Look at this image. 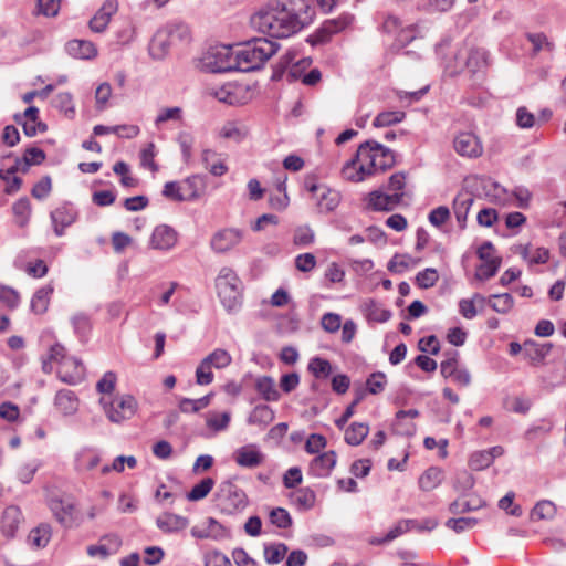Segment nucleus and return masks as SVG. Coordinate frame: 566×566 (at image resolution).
<instances>
[{"label":"nucleus","instance_id":"nucleus-1","mask_svg":"<svg viewBox=\"0 0 566 566\" xmlns=\"http://www.w3.org/2000/svg\"><path fill=\"white\" fill-rule=\"evenodd\" d=\"M312 0H269L251 17L252 25L275 39L290 38L313 23Z\"/></svg>","mask_w":566,"mask_h":566},{"label":"nucleus","instance_id":"nucleus-2","mask_svg":"<svg viewBox=\"0 0 566 566\" xmlns=\"http://www.w3.org/2000/svg\"><path fill=\"white\" fill-rule=\"evenodd\" d=\"M279 44L266 38H255L234 51L235 71L251 72L261 69L276 53Z\"/></svg>","mask_w":566,"mask_h":566},{"label":"nucleus","instance_id":"nucleus-3","mask_svg":"<svg viewBox=\"0 0 566 566\" xmlns=\"http://www.w3.org/2000/svg\"><path fill=\"white\" fill-rule=\"evenodd\" d=\"M45 503L63 528H77L83 524L84 516L80 513L72 495L49 491L45 495Z\"/></svg>","mask_w":566,"mask_h":566},{"label":"nucleus","instance_id":"nucleus-4","mask_svg":"<svg viewBox=\"0 0 566 566\" xmlns=\"http://www.w3.org/2000/svg\"><path fill=\"white\" fill-rule=\"evenodd\" d=\"M218 297L228 313H235L242 305V282L228 266L222 268L216 277Z\"/></svg>","mask_w":566,"mask_h":566},{"label":"nucleus","instance_id":"nucleus-5","mask_svg":"<svg viewBox=\"0 0 566 566\" xmlns=\"http://www.w3.org/2000/svg\"><path fill=\"white\" fill-rule=\"evenodd\" d=\"M358 160L365 163L367 172L374 175L391 168L395 163V154L376 140H367L357 149Z\"/></svg>","mask_w":566,"mask_h":566},{"label":"nucleus","instance_id":"nucleus-6","mask_svg":"<svg viewBox=\"0 0 566 566\" xmlns=\"http://www.w3.org/2000/svg\"><path fill=\"white\" fill-rule=\"evenodd\" d=\"M201 69L210 73L235 71L234 51L230 45L209 48L200 59Z\"/></svg>","mask_w":566,"mask_h":566},{"label":"nucleus","instance_id":"nucleus-7","mask_svg":"<svg viewBox=\"0 0 566 566\" xmlns=\"http://www.w3.org/2000/svg\"><path fill=\"white\" fill-rule=\"evenodd\" d=\"M232 356L223 348H216L207 355L196 369V382L200 386L209 385L213 381L214 375L212 368L223 369L230 366Z\"/></svg>","mask_w":566,"mask_h":566},{"label":"nucleus","instance_id":"nucleus-8","mask_svg":"<svg viewBox=\"0 0 566 566\" xmlns=\"http://www.w3.org/2000/svg\"><path fill=\"white\" fill-rule=\"evenodd\" d=\"M101 403L108 419L115 423L130 419L137 409V402L130 395L118 396L112 400L103 397L101 398Z\"/></svg>","mask_w":566,"mask_h":566},{"label":"nucleus","instance_id":"nucleus-9","mask_svg":"<svg viewBox=\"0 0 566 566\" xmlns=\"http://www.w3.org/2000/svg\"><path fill=\"white\" fill-rule=\"evenodd\" d=\"M352 15L342 14L338 18L327 19L322 25L308 36V42L312 45L324 44L331 40V38L346 29L352 23Z\"/></svg>","mask_w":566,"mask_h":566},{"label":"nucleus","instance_id":"nucleus-10","mask_svg":"<svg viewBox=\"0 0 566 566\" xmlns=\"http://www.w3.org/2000/svg\"><path fill=\"white\" fill-rule=\"evenodd\" d=\"M448 357L440 364V373L444 378H450L459 386L467 387L471 382V375L469 370L460 366L457 350H451L446 354Z\"/></svg>","mask_w":566,"mask_h":566},{"label":"nucleus","instance_id":"nucleus-11","mask_svg":"<svg viewBox=\"0 0 566 566\" xmlns=\"http://www.w3.org/2000/svg\"><path fill=\"white\" fill-rule=\"evenodd\" d=\"M45 159V153L39 147L27 148L21 158H17L12 167L7 170L0 169V178L7 179L10 175L21 171L25 174L33 165H40Z\"/></svg>","mask_w":566,"mask_h":566},{"label":"nucleus","instance_id":"nucleus-12","mask_svg":"<svg viewBox=\"0 0 566 566\" xmlns=\"http://www.w3.org/2000/svg\"><path fill=\"white\" fill-rule=\"evenodd\" d=\"M455 59L458 63L454 69L447 66L450 75L460 73L464 66L469 69L470 72L476 73L486 65V52L483 49H474L471 50L468 54L455 55Z\"/></svg>","mask_w":566,"mask_h":566},{"label":"nucleus","instance_id":"nucleus-13","mask_svg":"<svg viewBox=\"0 0 566 566\" xmlns=\"http://www.w3.org/2000/svg\"><path fill=\"white\" fill-rule=\"evenodd\" d=\"M403 192L386 193L381 189L368 193L367 207L374 211H391L402 201Z\"/></svg>","mask_w":566,"mask_h":566},{"label":"nucleus","instance_id":"nucleus-14","mask_svg":"<svg viewBox=\"0 0 566 566\" xmlns=\"http://www.w3.org/2000/svg\"><path fill=\"white\" fill-rule=\"evenodd\" d=\"M22 522L21 510L15 505H10L3 510L0 516V533L7 539H12L15 537Z\"/></svg>","mask_w":566,"mask_h":566},{"label":"nucleus","instance_id":"nucleus-15","mask_svg":"<svg viewBox=\"0 0 566 566\" xmlns=\"http://www.w3.org/2000/svg\"><path fill=\"white\" fill-rule=\"evenodd\" d=\"M241 240V231L237 229H222L212 235L210 247L216 253H226L238 245Z\"/></svg>","mask_w":566,"mask_h":566},{"label":"nucleus","instance_id":"nucleus-16","mask_svg":"<svg viewBox=\"0 0 566 566\" xmlns=\"http://www.w3.org/2000/svg\"><path fill=\"white\" fill-rule=\"evenodd\" d=\"M553 349L552 343H537L534 339H526L523 343V354L532 366H542Z\"/></svg>","mask_w":566,"mask_h":566},{"label":"nucleus","instance_id":"nucleus-17","mask_svg":"<svg viewBox=\"0 0 566 566\" xmlns=\"http://www.w3.org/2000/svg\"><path fill=\"white\" fill-rule=\"evenodd\" d=\"M453 145L455 151L464 157H478L482 154V146L479 138L469 132L457 135Z\"/></svg>","mask_w":566,"mask_h":566},{"label":"nucleus","instance_id":"nucleus-18","mask_svg":"<svg viewBox=\"0 0 566 566\" xmlns=\"http://www.w3.org/2000/svg\"><path fill=\"white\" fill-rule=\"evenodd\" d=\"M117 0H106L94 14V17L90 20V29L96 33L104 32L111 21V18L117 12Z\"/></svg>","mask_w":566,"mask_h":566},{"label":"nucleus","instance_id":"nucleus-19","mask_svg":"<svg viewBox=\"0 0 566 566\" xmlns=\"http://www.w3.org/2000/svg\"><path fill=\"white\" fill-rule=\"evenodd\" d=\"M177 232L167 224L157 226L150 238V247L156 250H170L177 243Z\"/></svg>","mask_w":566,"mask_h":566},{"label":"nucleus","instance_id":"nucleus-20","mask_svg":"<svg viewBox=\"0 0 566 566\" xmlns=\"http://www.w3.org/2000/svg\"><path fill=\"white\" fill-rule=\"evenodd\" d=\"M51 221L54 228V233L57 237L64 234L65 228L73 224L77 218V212L70 205H63L51 212Z\"/></svg>","mask_w":566,"mask_h":566},{"label":"nucleus","instance_id":"nucleus-21","mask_svg":"<svg viewBox=\"0 0 566 566\" xmlns=\"http://www.w3.org/2000/svg\"><path fill=\"white\" fill-rule=\"evenodd\" d=\"M191 535L198 539L211 538L214 541L226 537L224 527L213 517H208L202 525L191 528Z\"/></svg>","mask_w":566,"mask_h":566},{"label":"nucleus","instance_id":"nucleus-22","mask_svg":"<svg viewBox=\"0 0 566 566\" xmlns=\"http://www.w3.org/2000/svg\"><path fill=\"white\" fill-rule=\"evenodd\" d=\"M360 311L368 323H385L391 317V312L374 298L365 300L360 304Z\"/></svg>","mask_w":566,"mask_h":566},{"label":"nucleus","instance_id":"nucleus-23","mask_svg":"<svg viewBox=\"0 0 566 566\" xmlns=\"http://www.w3.org/2000/svg\"><path fill=\"white\" fill-rule=\"evenodd\" d=\"M494 298L495 295H491L486 300L480 294H474L471 300L463 298L459 302V312L463 317L472 319L476 315L478 308L482 310L485 302H488L490 306L495 310V303L493 302Z\"/></svg>","mask_w":566,"mask_h":566},{"label":"nucleus","instance_id":"nucleus-24","mask_svg":"<svg viewBox=\"0 0 566 566\" xmlns=\"http://www.w3.org/2000/svg\"><path fill=\"white\" fill-rule=\"evenodd\" d=\"M316 200L319 212L328 213L334 211L340 202V193L326 185L313 197Z\"/></svg>","mask_w":566,"mask_h":566},{"label":"nucleus","instance_id":"nucleus-25","mask_svg":"<svg viewBox=\"0 0 566 566\" xmlns=\"http://www.w3.org/2000/svg\"><path fill=\"white\" fill-rule=\"evenodd\" d=\"M172 43L169 33H167L166 29L163 27L157 30L149 43V54L153 59L161 60L168 53Z\"/></svg>","mask_w":566,"mask_h":566},{"label":"nucleus","instance_id":"nucleus-26","mask_svg":"<svg viewBox=\"0 0 566 566\" xmlns=\"http://www.w3.org/2000/svg\"><path fill=\"white\" fill-rule=\"evenodd\" d=\"M189 524L187 517L174 513H164L156 520L157 527L164 533H177Z\"/></svg>","mask_w":566,"mask_h":566},{"label":"nucleus","instance_id":"nucleus-27","mask_svg":"<svg viewBox=\"0 0 566 566\" xmlns=\"http://www.w3.org/2000/svg\"><path fill=\"white\" fill-rule=\"evenodd\" d=\"M53 292L54 286L52 284H46L38 289L32 295L30 302L31 312L35 315H43L44 313H46Z\"/></svg>","mask_w":566,"mask_h":566},{"label":"nucleus","instance_id":"nucleus-28","mask_svg":"<svg viewBox=\"0 0 566 566\" xmlns=\"http://www.w3.org/2000/svg\"><path fill=\"white\" fill-rule=\"evenodd\" d=\"M518 253L528 265L545 264L549 260V251L544 247L535 248L532 244L520 245Z\"/></svg>","mask_w":566,"mask_h":566},{"label":"nucleus","instance_id":"nucleus-29","mask_svg":"<svg viewBox=\"0 0 566 566\" xmlns=\"http://www.w3.org/2000/svg\"><path fill=\"white\" fill-rule=\"evenodd\" d=\"M67 53L75 59L90 60L96 56L97 49L91 41L72 40L66 43Z\"/></svg>","mask_w":566,"mask_h":566},{"label":"nucleus","instance_id":"nucleus-30","mask_svg":"<svg viewBox=\"0 0 566 566\" xmlns=\"http://www.w3.org/2000/svg\"><path fill=\"white\" fill-rule=\"evenodd\" d=\"M55 406L65 416L73 415L78 407L75 394L69 389L59 390L55 395Z\"/></svg>","mask_w":566,"mask_h":566},{"label":"nucleus","instance_id":"nucleus-31","mask_svg":"<svg viewBox=\"0 0 566 566\" xmlns=\"http://www.w3.org/2000/svg\"><path fill=\"white\" fill-rule=\"evenodd\" d=\"M201 160L205 168L216 177L223 176L228 171V167L220 159V155L212 149H203L201 154Z\"/></svg>","mask_w":566,"mask_h":566},{"label":"nucleus","instance_id":"nucleus-32","mask_svg":"<svg viewBox=\"0 0 566 566\" xmlns=\"http://www.w3.org/2000/svg\"><path fill=\"white\" fill-rule=\"evenodd\" d=\"M182 191L184 196L180 198H184V201H191L200 197L205 189V180L203 177L199 175H193L188 178H186L182 182Z\"/></svg>","mask_w":566,"mask_h":566},{"label":"nucleus","instance_id":"nucleus-33","mask_svg":"<svg viewBox=\"0 0 566 566\" xmlns=\"http://www.w3.org/2000/svg\"><path fill=\"white\" fill-rule=\"evenodd\" d=\"M51 536V525L48 523H41L30 531L28 535V542L33 548H43L49 544Z\"/></svg>","mask_w":566,"mask_h":566},{"label":"nucleus","instance_id":"nucleus-34","mask_svg":"<svg viewBox=\"0 0 566 566\" xmlns=\"http://www.w3.org/2000/svg\"><path fill=\"white\" fill-rule=\"evenodd\" d=\"M554 423L549 419H539L535 421L525 431V439L530 442H538L544 440L552 431Z\"/></svg>","mask_w":566,"mask_h":566},{"label":"nucleus","instance_id":"nucleus-35","mask_svg":"<svg viewBox=\"0 0 566 566\" xmlns=\"http://www.w3.org/2000/svg\"><path fill=\"white\" fill-rule=\"evenodd\" d=\"M255 389L265 401H277L281 397L274 379L270 376L258 377Z\"/></svg>","mask_w":566,"mask_h":566},{"label":"nucleus","instance_id":"nucleus-36","mask_svg":"<svg viewBox=\"0 0 566 566\" xmlns=\"http://www.w3.org/2000/svg\"><path fill=\"white\" fill-rule=\"evenodd\" d=\"M342 174L345 179L356 182L361 181L369 176L365 163L358 160L357 155L345 164L342 169Z\"/></svg>","mask_w":566,"mask_h":566},{"label":"nucleus","instance_id":"nucleus-37","mask_svg":"<svg viewBox=\"0 0 566 566\" xmlns=\"http://www.w3.org/2000/svg\"><path fill=\"white\" fill-rule=\"evenodd\" d=\"M443 480V472L438 467H430L419 478V486L423 491L436 489Z\"/></svg>","mask_w":566,"mask_h":566},{"label":"nucleus","instance_id":"nucleus-38","mask_svg":"<svg viewBox=\"0 0 566 566\" xmlns=\"http://www.w3.org/2000/svg\"><path fill=\"white\" fill-rule=\"evenodd\" d=\"M291 500L298 510L307 511L315 505L316 495L311 489L303 488L293 492Z\"/></svg>","mask_w":566,"mask_h":566},{"label":"nucleus","instance_id":"nucleus-39","mask_svg":"<svg viewBox=\"0 0 566 566\" xmlns=\"http://www.w3.org/2000/svg\"><path fill=\"white\" fill-rule=\"evenodd\" d=\"M369 432V427L364 422H354L345 431V441L350 446L360 444Z\"/></svg>","mask_w":566,"mask_h":566},{"label":"nucleus","instance_id":"nucleus-40","mask_svg":"<svg viewBox=\"0 0 566 566\" xmlns=\"http://www.w3.org/2000/svg\"><path fill=\"white\" fill-rule=\"evenodd\" d=\"M12 211L15 218V223L19 227L27 226L31 216L30 200L27 197L20 198L18 201L13 203Z\"/></svg>","mask_w":566,"mask_h":566},{"label":"nucleus","instance_id":"nucleus-41","mask_svg":"<svg viewBox=\"0 0 566 566\" xmlns=\"http://www.w3.org/2000/svg\"><path fill=\"white\" fill-rule=\"evenodd\" d=\"M264 559L270 565L279 564L287 553V546L284 543L264 544Z\"/></svg>","mask_w":566,"mask_h":566},{"label":"nucleus","instance_id":"nucleus-42","mask_svg":"<svg viewBox=\"0 0 566 566\" xmlns=\"http://www.w3.org/2000/svg\"><path fill=\"white\" fill-rule=\"evenodd\" d=\"M473 199L470 196H459L453 201V210L460 228L465 227L467 216Z\"/></svg>","mask_w":566,"mask_h":566},{"label":"nucleus","instance_id":"nucleus-43","mask_svg":"<svg viewBox=\"0 0 566 566\" xmlns=\"http://www.w3.org/2000/svg\"><path fill=\"white\" fill-rule=\"evenodd\" d=\"M406 117V113L401 111H387L379 113L373 125L375 127H388L398 123H401Z\"/></svg>","mask_w":566,"mask_h":566},{"label":"nucleus","instance_id":"nucleus-44","mask_svg":"<svg viewBox=\"0 0 566 566\" xmlns=\"http://www.w3.org/2000/svg\"><path fill=\"white\" fill-rule=\"evenodd\" d=\"M65 358V348L61 344H54L49 353L42 358V369L49 374L52 371V363H61Z\"/></svg>","mask_w":566,"mask_h":566},{"label":"nucleus","instance_id":"nucleus-45","mask_svg":"<svg viewBox=\"0 0 566 566\" xmlns=\"http://www.w3.org/2000/svg\"><path fill=\"white\" fill-rule=\"evenodd\" d=\"M515 493L513 491L507 492L503 497L497 501V509L503 510L506 514L515 517H520L523 514V510L520 504L514 502Z\"/></svg>","mask_w":566,"mask_h":566},{"label":"nucleus","instance_id":"nucleus-46","mask_svg":"<svg viewBox=\"0 0 566 566\" xmlns=\"http://www.w3.org/2000/svg\"><path fill=\"white\" fill-rule=\"evenodd\" d=\"M556 514V506L553 502L539 501L532 510V520H552Z\"/></svg>","mask_w":566,"mask_h":566},{"label":"nucleus","instance_id":"nucleus-47","mask_svg":"<svg viewBox=\"0 0 566 566\" xmlns=\"http://www.w3.org/2000/svg\"><path fill=\"white\" fill-rule=\"evenodd\" d=\"M21 297L19 292L8 285L0 284V303L9 310H14L20 305Z\"/></svg>","mask_w":566,"mask_h":566},{"label":"nucleus","instance_id":"nucleus-48","mask_svg":"<svg viewBox=\"0 0 566 566\" xmlns=\"http://www.w3.org/2000/svg\"><path fill=\"white\" fill-rule=\"evenodd\" d=\"M213 394H208L199 399L184 398L180 401L179 408L182 412H197L209 406Z\"/></svg>","mask_w":566,"mask_h":566},{"label":"nucleus","instance_id":"nucleus-49","mask_svg":"<svg viewBox=\"0 0 566 566\" xmlns=\"http://www.w3.org/2000/svg\"><path fill=\"white\" fill-rule=\"evenodd\" d=\"M308 370L316 378H327L332 374V365L327 359L314 357L308 363Z\"/></svg>","mask_w":566,"mask_h":566},{"label":"nucleus","instance_id":"nucleus-50","mask_svg":"<svg viewBox=\"0 0 566 566\" xmlns=\"http://www.w3.org/2000/svg\"><path fill=\"white\" fill-rule=\"evenodd\" d=\"M214 485V481L211 478L202 479L198 484H196L190 492L187 494L189 501H199L206 497L209 492L212 490Z\"/></svg>","mask_w":566,"mask_h":566},{"label":"nucleus","instance_id":"nucleus-51","mask_svg":"<svg viewBox=\"0 0 566 566\" xmlns=\"http://www.w3.org/2000/svg\"><path fill=\"white\" fill-rule=\"evenodd\" d=\"M387 385V377L382 371L373 373L366 380L367 391L371 395L382 392Z\"/></svg>","mask_w":566,"mask_h":566},{"label":"nucleus","instance_id":"nucleus-52","mask_svg":"<svg viewBox=\"0 0 566 566\" xmlns=\"http://www.w3.org/2000/svg\"><path fill=\"white\" fill-rule=\"evenodd\" d=\"M164 28L166 29L167 33H169V38L172 42L187 41L189 39V28L182 22L168 23Z\"/></svg>","mask_w":566,"mask_h":566},{"label":"nucleus","instance_id":"nucleus-53","mask_svg":"<svg viewBox=\"0 0 566 566\" xmlns=\"http://www.w3.org/2000/svg\"><path fill=\"white\" fill-rule=\"evenodd\" d=\"M439 280L438 271L433 268H427L416 276V283L420 289L432 287Z\"/></svg>","mask_w":566,"mask_h":566},{"label":"nucleus","instance_id":"nucleus-54","mask_svg":"<svg viewBox=\"0 0 566 566\" xmlns=\"http://www.w3.org/2000/svg\"><path fill=\"white\" fill-rule=\"evenodd\" d=\"M412 525H416L413 520L399 521L391 530L388 531V533L386 534L384 539L380 541L379 543H386V542H391V541L396 539L400 535H402L409 531H412Z\"/></svg>","mask_w":566,"mask_h":566},{"label":"nucleus","instance_id":"nucleus-55","mask_svg":"<svg viewBox=\"0 0 566 566\" xmlns=\"http://www.w3.org/2000/svg\"><path fill=\"white\" fill-rule=\"evenodd\" d=\"M274 419V411L266 405L256 406L251 416L250 420L254 423L268 424Z\"/></svg>","mask_w":566,"mask_h":566},{"label":"nucleus","instance_id":"nucleus-56","mask_svg":"<svg viewBox=\"0 0 566 566\" xmlns=\"http://www.w3.org/2000/svg\"><path fill=\"white\" fill-rule=\"evenodd\" d=\"M269 517L270 522L279 528H287L292 525V517L283 507L273 509Z\"/></svg>","mask_w":566,"mask_h":566},{"label":"nucleus","instance_id":"nucleus-57","mask_svg":"<svg viewBox=\"0 0 566 566\" xmlns=\"http://www.w3.org/2000/svg\"><path fill=\"white\" fill-rule=\"evenodd\" d=\"M526 39L532 43V54L536 55L543 49L553 50V43L548 41L547 36L543 32L538 33H526Z\"/></svg>","mask_w":566,"mask_h":566},{"label":"nucleus","instance_id":"nucleus-58","mask_svg":"<svg viewBox=\"0 0 566 566\" xmlns=\"http://www.w3.org/2000/svg\"><path fill=\"white\" fill-rule=\"evenodd\" d=\"M495 275V261H480L475 266L474 280L485 282Z\"/></svg>","mask_w":566,"mask_h":566},{"label":"nucleus","instance_id":"nucleus-59","mask_svg":"<svg viewBox=\"0 0 566 566\" xmlns=\"http://www.w3.org/2000/svg\"><path fill=\"white\" fill-rule=\"evenodd\" d=\"M230 422V413L229 412H212L207 418V426L214 430L221 431L224 430Z\"/></svg>","mask_w":566,"mask_h":566},{"label":"nucleus","instance_id":"nucleus-60","mask_svg":"<svg viewBox=\"0 0 566 566\" xmlns=\"http://www.w3.org/2000/svg\"><path fill=\"white\" fill-rule=\"evenodd\" d=\"M54 106L63 112L66 116L73 115L75 109L73 97L69 92L59 93L54 98Z\"/></svg>","mask_w":566,"mask_h":566},{"label":"nucleus","instance_id":"nucleus-61","mask_svg":"<svg viewBox=\"0 0 566 566\" xmlns=\"http://www.w3.org/2000/svg\"><path fill=\"white\" fill-rule=\"evenodd\" d=\"M503 407L509 411L525 415L531 408V402L521 397H513L505 399Z\"/></svg>","mask_w":566,"mask_h":566},{"label":"nucleus","instance_id":"nucleus-62","mask_svg":"<svg viewBox=\"0 0 566 566\" xmlns=\"http://www.w3.org/2000/svg\"><path fill=\"white\" fill-rule=\"evenodd\" d=\"M293 242L298 247H307L314 242V231L308 226L298 227L294 232Z\"/></svg>","mask_w":566,"mask_h":566},{"label":"nucleus","instance_id":"nucleus-63","mask_svg":"<svg viewBox=\"0 0 566 566\" xmlns=\"http://www.w3.org/2000/svg\"><path fill=\"white\" fill-rule=\"evenodd\" d=\"M72 324H73L75 333L81 338L85 337L88 334L90 329H91V319L84 313L75 314L72 317Z\"/></svg>","mask_w":566,"mask_h":566},{"label":"nucleus","instance_id":"nucleus-64","mask_svg":"<svg viewBox=\"0 0 566 566\" xmlns=\"http://www.w3.org/2000/svg\"><path fill=\"white\" fill-rule=\"evenodd\" d=\"M205 566H232V564L226 554L214 551L206 554Z\"/></svg>","mask_w":566,"mask_h":566}]
</instances>
